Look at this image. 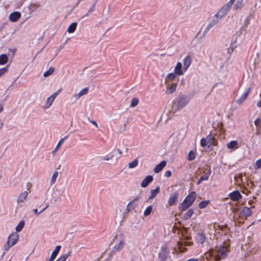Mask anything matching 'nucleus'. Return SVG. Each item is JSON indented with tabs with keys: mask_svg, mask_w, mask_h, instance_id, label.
<instances>
[{
	"mask_svg": "<svg viewBox=\"0 0 261 261\" xmlns=\"http://www.w3.org/2000/svg\"><path fill=\"white\" fill-rule=\"evenodd\" d=\"M153 180V177L151 175H148L145 177L141 182V187L142 188L147 187L148 185Z\"/></svg>",
	"mask_w": 261,
	"mask_h": 261,
	"instance_id": "aec40b11",
	"label": "nucleus"
},
{
	"mask_svg": "<svg viewBox=\"0 0 261 261\" xmlns=\"http://www.w3.org/2000/svg\"><path fill=\"white\" fill-rule=\"evenodd\" d=\"M233 50H234L233 49H232V48H230V47H229L227 48V53L230 56L233 53Z\"/></svg>",
	"mask_w": 261,
	"mask_h": 261,
	"instance_id": "603ef678",
	"label": "nucleus"
},
{
	"mask_svg": "<svg viewBox=\"0 0 261 261\" xmlns=\"http://www.w3.org/2000/svg\"><path fill=\"white\" fill-rule=\"evenodd\" d=\"M59 148H57L56 147L54 149V150H53V151L51 152L52 154L53 155H55L57 153V152L59 150Z\"/></svg>",
	"mask_w": 261,
	"mask_h": 261,
	"instance_id": "6e6d98bb",
	"label": "nucleus"
},
{
	"mask_svg": "<svg viewBox=\"0 0 261 261\" xmlns=\"http://www.w3.org/2000/svg\"><path fill=\"white\" fill-rule=\"evenodd\" d=\"M89 122L93 125H95L97 128L98 127V124L95 121L89 120Z\"/></svg>",
	"mask_w": 261,
	"mask_h": 261,
	"instance_id": "5fc2aeb1",
	"label": "nucleus"
},
{
	"mask_svg": "<svg viewBox=\"0 0 261 261\" xmlns=\"http://www.w3.org/2000/svg\"><path fill=\"white\" fill-rule=\"evenodd\" d=\"M187 261H199V260L196 258H191V259L187 260Z\"/></svg>",
	"mask_w": 261,
	"mask_h": 261,
	"instance_id": "bf43d9fd",
	"label": "nucleus"
},
{
	"mask_svg": "<svg viewBox=\"0 0 261 261\" xmlns=\"http://www.w3.org/2000/svg\"><path fill=\"white\" fill-rule=\"evenodd\" d=\"M252 210L250 208L247 207H244L241 210L240 214L245 216V217H249L252 214Z\"/></svg>",
	"mask_w": 261,
	"mask_h": 261,
	"instance_id": "393cba45",
	"label": "nucleus"
},
{
	"mask_svg": "<svg viewBox=\"0 0 261 261\" xmlns=\"http://www.w3.org/2000/svg\"><path fill=\"white\" fill-rule=\"evenodd\" d=\"M257 106L258 107H261V100L257 102Z\"/></svg>",
	"mask_w": 261,
	"mask_h": 261,
	"instance_id": "e2e57ef3",
	"label": "nucleus"
},
{
	"mask_svg": "<svg viewBox=\"0 0 261 261\" xmlns=\"http://www.w3.org/2000/svg\"><path fill=\"white\" fill-rule=\"evenodd\" d=\"M48 207V205H47L45 207H43V209H42L41 211V212L42 213L43 211H44L47 207Z\"/></svg>",
	"mask_w": 261,
	"mask_h": 261,
	"instance_id": "0e129e2a",
	"label": "nucleus"
},
{
	"mask_svg": "<svg viewBox=\"0 0 261 261\" xmlns=\"http://www.w3.org/2000/svg\"><path fill=\"white\" fill-rule=\"evenodd\" d=\"M8 71L7 68H3L0 69V77Z\"/></svg>",
	"mask_w": 261,
	"mask_h": 261,
	"instance_id": "3c124183",
	"label": "nucleus"
},
{
	"mask_svg": "<svg viewBox=\"0 0 261 261\" xmlns=\"http://www.w3.org/2000/svg\"><path fill=\"white\" fill-rule=\"evenodd\" d=\"M177 76V74H176L175 72L168 74L165 78V83H174V82L175 81L178 83V79Z\"/></svg>",
	"mask_w": 261,
	"mask_h": 261,
	"instance_id": "f8f14e48",
	"label": "nucleus"
},
{
	"mask_svg": "<svg viewBox=\"0 0 261 261\" xmlns=\"http://www.w3.org/2000/svg\"><path fill=\"white\" fill-rule=\"evenodd\" d=\"M89 91L88 88L86 87L82 89L79 93L74 95L76 99H79L81 96L86 95Z\"/></svg>",
	"mask_w": 261,
	"mask_h": 261,
	"instance_id": "a878e982",
	"label": "nucleus"
},
{
	"mask_svg": "<svg viewBox=\"0 0 261 261\" xmlns=\"http://www.w3.org/2000/svg\"><path fill=\"white\" fill-rule=\"evenodd\" d=\"M118 242L113 246V249L115 251H119L122 250L125 245V239L124 234L122 233L118 234L116 236Z\"/></svg>",
	"mask_w": 261,
	"mask_h": 261,
	"instance_id": "20e7f679",
	"label": "nucleus"
},
{
	"mask_svg": "<svg viewBox=\"0 0 261 261\" xmlns=\"http://www.w3.org/2000/svg\"><path fill=\"white\" fill-rule=\"evenodd\" d=\"M219 20L217 18H214L212 21H211L209 24L207 25L206 28V30L207 31H208L211 29V28H212V27H213L214 26H215L216 24H217V23L219 22Z\"/></svg>",
	"mask_w": 261,
	"mask_h": 261,
	"instance_id": "7c9ffc66",
	"label": "nucleus"
},
{
	"mask_svg": "<svg viewBox=\"0 0 261 261\" xmlns=\"http://www.w3.org/2000/svg\"><path fill=\"white\" fill-rule=\"evenodd\" d=\"M68 138V136H66L64 137L63 138L61 139L60 140V141L58 142V144H57V146L56 147H57V148H59L60 149L61 146L63 143L64 141L66 139H67Z\"/></svg>",
	"mask_w": 261,
	"mask_h": 261,
	"instance_id": "c03bdc74",
	"label": "nucleus"
},
{
	"mask_svg": "<svg viewBox=\"0 0 261 261\" xmlns=\"http://www.w3.org/2000/svg\"><path fill=\"white\" fill-rule=\"evenodd\" d=\"M58 176V172L57 171H55L50 177V183L51 185H54L57 179Z\"/></svg>",
	"mask_w": 261,
	"mask_h": 261,
	"instance_id": "c85d7f7f",
	"label": "nucleus"
},
{
	"mask_svg": "<svg viewBox=\"0 0 261 261\" xmlns=\"http://www.w3.org/2000/svg\"><path fill=\"white\" fill-rule=\"evenodd\" d=\"M4 110L3 106L2 104H0V113H1Z\"/></svg>",
	"mask_w": 261,
	"mask_h": 261,
	"instance_id": "680f3d73",
	"label": "nucleus"
},
{
	"mask_svg": "<svg viewBox=\"0 0 261 261\" xmlns=\"http://www.w3.org/2000/svg\"><path fill=\"white\" fill-rule=\"evenodd\" d=\"M61 246L60 245H58L56 247L55 249L52 252L50 258L49 259V261H53L56 257L57 255L59 253Z\"/></svg>",
	"mask_w": 261,
	"mask_h": 261,
	"instance_id": "4be33fe9",
	"label": "nucleus"
},
{
	"mask_svg": "<svg viewBox=\"0 0 261 261\" xmlns=\"http://www.w3.org/2000/svg\"><path fill=\"white\" fill-rule=\"evenodd\" d=\"M211 174V169L210 168L207 172L204 174L203 175V176H202L200 178H201V180L203 181H206L209 178V177L210 176Z\"/></svg>",
	"mask_w": 261,
	"mask_h": 261,
	"instance_id": "e433bc0d",
	"label": "nucleus"
},
{
	"mask_svg": "<svg viewBox=\"0 0 261 261\" xmlns=\"http://www.w3.org/2000/svg\"><path fill=\"white\" fill-rule=\"evenodd\" d=\"M63 47L62 46H60V49H62Z\"/></svg>",
	"mask_w": 261,
	"mask_h": 261,
	"instance_id": "774afa93",
	"label": "nucleus"
},
{
	"mask_svg": "<svg viewBox=\"0 0 261 261\" xmlns=\"http://www.w3.org/2000/svg\"><path fill=\"white\" fill-rule=\"evenodd\" d=\"M202 181V180H201V178H200V179L197 182V185H199Z\"/></svg>",
	"mask_w": 261,
	"mask_h": 261,
	"instance_id": "69168bd1",
	"label": "nucleus"
},
{
	"mask_svg": "<svg viewBox=\"0 0 261 261\" xmlns=\"http://www.w3.org/2000/svg\"><path fill=\"white\" fill-rule=\"evenodd\" d=\"M254 124L258 129H261V119H256L254 121Z\"/></svg>",
	"mask_w": 261,
	"mask_h": 261,
	"instance_id": "49530a36",
	"label": "nucleus"
},
{
	"mask_svg": "<svg viewBox=\"0 0 261 261\" xmlns=\"http://www.w3.org/2000/svg\"><path fill=\"white\" fill-rule=\"evenodd\" d=\"M234 1L235 0H230L227 4L224 5L223 7L215 14L214 17L220 20L227 14Z\"/></svg>",
	"mask_w": 261,
	"mask_h": 261,
	"instance_id": "f03ea898",
	"label": "nucleus"
},
{
	"mask_svg": "<svg viewBox=\"0 0 261 261\" xmlns=\"http://www.w3.org/2000/svg\"><path fill=\"white\" fill-rule=\"evenodd\" d=\"M229 197L231 200L238 201L242 198V195L239 191H234L229 194Z\"/></svg>",
	"mask_w": 261,
	"mask_h": 261,
	"instance_id": "2eb2a0df",
	"label": "nucleus"
},
{
	"mask_svg": "<svg viewBox=\"0 0 261 261\" xmlns=\"http://www.w3.org/2000/svg\"><path fill=\"white\" fill-rule=\"evenodd\" d=\"M190 206H191V205L189 204V203L184 200L183 201V202L179 205V208L181 211H184L186 210H187L188 208H189Z\"/></svg>",
	"mask_w": 261,
	"mask_h": 261,
	"instance_id": "c756f323",
	"label": "nucleus"
},
{
	"mask_svg": "<svg viewBox=\"0 0 261 261\" xmlns=\"http://www.w3.org/2000/svg\"><path fill=\"white\" fill-rule=\"evenodd\" d=\"M166 165L165 161H162L159 164L157 165L154 168L153 171L155 173H159L163 170Z\"/></svg>",
	"mask_w": 261,
	"mask_h": 261,
	"instance_id": "b1692460",
	"label": "nucleus"
},
{
	"mask_svg": "<svg viewBox=\"0 0 261 261\" xmlns=\"http://www.w3.org/2000/svg\"><path fill=\"white\" fill-rule=\"evenodd\" d=\"M33 212H34V213L37 215H39V214H40L41 213V211L38 212V210L37 208L36 209H34L33 210Z\"/></svg>",
	"mask_w": 261,
	"mask_h": 261,
	"instance_id": "13d9d810",
	"label": "nucleus"
},
{
	"mask_svg": "<svg viewBox=\"0 0 261 261\" xmlns=\"http://www.w3.org/2000/svg\"><path fill=\"white\" fill-rule=\"evenodd\" d=\"M228 252L227 246L221 245L205 252L201 256V261H219L226 257Z\"/></svg>",
	"mask_w": 261,
	"mask_h": 261,
	"instance_id": "f257e3e1",
	"label": "nucleus"
},
{
	"mask_svg": "<svg viewBox=\"0 0 261 261\" xmlns=\"http://www.w3.org/2000/svg\"><path fill=\"white\" fill-rule=\"evenodd\" d=\"M171 175V172L170 170L166 171L165 173V176L167 177H169Z\"/></svg>",
	"mask_w": 261,
	"mask_h": 261,
	"instance_id": "864d4df0",
	"label": "nucleus"
},
{
	"mask_svg": "<svg viewBox=\"0 0 261 261\" xmlns=\"http://www.w3.org/2000/svg\"><path fill=\"white\" fill-rule=\"evenodd\" d=\"M205 240V236L203 233H199L196 238V241L199 244H203Z\"/></svg>",
	"mask_w": 261,
	"mask_h": 261,
	"instance_id": "cd10ccee",
	"label": "nucleus"
},
{
	"mask_svg": "<svg viewBox=\"0 0 261 261\" xmlns=\"http://www.w3.org/2000/svg\"><path fill=\"white\" fill-rule=\"evenodd\" d=\"M160 192V188L158 187L155 189L151 190L150 191V196L149 199L154 198L156 195Z\"/></svg>",
	"mask_w": 261,
	"mask_h": 261,
	"instance_id": "2f4dec72",
	"label": "nucleus"
},
{
	"mask_svg": "<svg viewBox=\"0 0 261 261\" xmlns=\"http://www.w3.org/2000/svg\"><path fill=\"white\" fill-rule=\"evenodd\" d=\"M3 126H4L3 122L0 120V130L3 128Z\"/></svg>",
	"mask_w": 261,
	"mask_h": 261,
	"instance_id": "052dcab7",
	"label": "nucleus"
},
{
	"mask_svg": "<svg viewBox=\"0 0 261 261\" xmlns=\"http://www.w3.org/2000/svg\"><path fill=\"white\" fill-rule=\"evenodd\" d=\"M113 157H114L113 154H111L110 155H106L102 159V160L103 161H109L112 160L113 158Z\"/></svg>",
	"mask_w": 261,
	"mask_h": 261,
	"instance_id": "09e8293b",
	"label": "nucleus"
},
{
	"mask_svg": "<svg viewBox=\"0 0 261 261\" xmlns=\"http://www.w3.org/2000/svg\"><path fill=\"white\" fill-rule=\"evenodd\" d=\"M152 207L151 206H148L144 212V215L147 216L149 215L152 212Z\"/></svg>",
	"mask_w": 261,
	"mask_h": 261,
	"instance_id": "37998d69",
	"label": "nucleus"
},
{
	"mask_svg": "<svg viewBox=\"0 0 261 261\" xmlns=\"http://www.w3.org/2000/svg\"><path fill=\"white\" fill-rule=\"evenodd\" d=\"M21 17L20 13L18 12H14L10 14L9 16V18L10 21L12 22H16L18 20V19Z\"/></svg>",
	"mask_w": 261,
	"mask_h": 261,
	"instance_id": "6ab92c4d",
	"label": "nucleus"
},
{
	"mask_svg": "<svg viewBox=\"0 0 261 261\" xmlns=\"http://www.w3.org/2000/svg\"><path fill=\"white\" fill-rule=\"evenodd\" d=\"M196 157V155L194 152L190 151L189 153L188 159L189 161L194 160Z\"/></svg>",
	"mask_w": 261,
	"mask_h": 261,
	"instance_id": "a18cd8bd",
	"label": "nucleus"
},
{
	"mask_svg": "<svg viewBox=\"0 0 261 261\" xmlns=\"http://www.w3.org/2000/svg\"><path fill=\"white\" fill-rule=\"evenodd\" d=\"M250 91V88H247L242 94L241 97L236 100L237 103L238 104H241L242 103H243L246 99V98L248 97Z\"/></svg>",
	"mask_w": 261,
	"mask_h": 261,
	"instance_id": "4468645a",
	"label": "nucleus"
},
{
	"mask_svg": "<svg viewBox=\"0 0 261 261\" xmlns=\"http://www.w3.org/2000/svg\"><path fill=\"white\" fill-rule=\"evenodd\" d=\"M70 252H68L60 256L56 261H65L67 258L70 256Z\"/></svg>",
	"mask_w": 261,
	"mask_h": 261,
	"instance_id": "f704fd0d",
	"label": "nucleus"
},
{
	"mask_svg": "<svg viewBox=\"0 0 261 261\" xmlns=\"http://www.w3.org/2000/svg\"><path fill=\"white\" fill-rule=\"evenodd\" d=\"M237 41L236 40H234V41H232V42H231L230 44V48L233 49V50L237 47Z\"/></svg>",
	"mask_w": 261,
	"mask_h": 261,
	"instance_id": "8fccbe9b",
	"label": "nucleus"
},
{
	"mask_svg": "<svg viewBox=\"0 0 261 261\" xmlns=\"http://www.w3.org/2000/svg\"><path fill=\"white\" fill-rule=\"evenodd\" d=\"M185 69L188 70L192 63V58L190 56H186L182 60Z\"/></svg>",
	"mask_w": 261,
	"mask_h": 261,
	"instance_id": "412c9836",
	"label": "nucleus"
},
{
	"mask_svg": "<svg viewBox=\"0 0 261 261\" xmlns=\"http://www.w3.org/2000/svg\"><path fill=\"white\" fill-rule=\"evenodd\" d=\"M59 148H57L56 147L54 149V150H53V151L51 152L52 154L53 155H55L57 153V152L59 150Z\"/></svg>",
	"mask_w": 261,
	"mask_h": 261,
	"instance_id": "4d7b16f0",
	"label": "nucleus"
},
{
	"mask_svg": "<svg viewBox=\"0 0 261 261\" xmlns=\"http://www.w3.org/2000/svg\"><path fill=\"white\" fill-rule=\"evenodd\" d=\"M254 168L256 169H258L261 168V158L256 161Z\"/></svg>",
	"mask_w": 261,
	"mask_h": 261,
	"instance_id": "de8ad7c7",
	"label": "nucleus"
},
{
	"mask_svg": "<svg viewBox=\"0 0 261 261\" xmlns=\"http://www.w3.org/2000/svg\"><path fill=\"white\" fill-rule=\"evenodd\" d=\"M24 226V221L23 220H21L19 224L15 227V230L17 232L20 231Z\"/></svg>",
	"mask_w": 261,
	"mask_h": 261,
	"instance_id": "58836bf2",
	"label": "nucleus"
},
{
	"mask_svg": "<svg viewBox=\"0 0 261 261\" xmlns=\"http://www.w3.org/2000/svg\"><path fill=\"white\" fill-rule=\"evenodd\" d=\"M191 243L188 241L182 240L178 243V248L180 252H184L187 250L186 246L191 245Z\"/></svg>",
	"mask_w": 261,
	"mask_h": 261,
	"instance_id": "9b49d317",
	"label": "nucleus"
},
{
	"mask_svg": "<svg viewBox=\"0 0 261 261\" xmlns=\"http://www.w3.org/2000/svg\"><path fill=\"white\" fill-rule=\"evenodd\" d=\"M178 194L177 192L171 194L168 200V203L169 206H172L176 204L177 202Z\"/></svg>",
	"mask_w": 261,
	"mask_h": 261,
	"instance_id": "ddd939ff",
	"label": "nucleus"
},
{
	"mask_svg": "<svg viewBox=\"0 0 261 261\" xmlns=\"http://www.w3.org/2000/svg\"><path fill=\"white\" fill-rule=\"evenodd\" d=\"M139 103V99L137 98H134L131 100L130 107H135Z\"/></svg>",
	"mask_w": 261,
	"mask_h": 261,
	"instance_id": "79ce46f5",
	"label": "nucleus"
},
{
	"mask_svg": "<svg viewBox=\"0 0 261 261\" xmlns=\"http://www.w3.org/2000/svg\"><path fill=\"white\" fill-rule=\"evenodd\" d=\"M244 5L243 0H238L234 6V8L236 10L241 9Z\"/></svg>",
	"mask_w": 261,
	"mask_h": 261,
	"instance_id": "72a5a7b5",
	"label": "nucleus"
},
{
	"mask_svg": "<svg viewBox=\"0 0 261 261\" xmlns=\"http://www.w3.org/2000/svg\"><path fill=\"white\" fill-rule=\"evenodd\" d=\"M194 214V211L192 209L189 210L183 216V218L185 220L189 219L193 214Z\"/></svg>",
	"mask_w": 261,
	"mask_h": 261,
	"instance_id": "473e14b6",
	"label": "nucleus"
},
{
	"mask_svg": "<svg viewBox=\"0 0 261 261\" xmlns=\"http://www.w3.org/2000/svg\"><path fill=\"white\" fill-rule=\"evenodd\" d=\"M60 92V90H58L57 91L51 95L47 97L46 99L45 105L43 106V108L44 109H48L54 101L55 98Z\"/></svg>",
	"mask_w": 261,
	"mask_h": 261,
	"instance_id": "423d86ee",
	"label": "nucleus"
},
{
	"mask_svg": "<svg viewBox=\"0 0 261 261\" xmlns=\"http://www.w3.org/2000/svg\"><path fill=\"white\" fill-rule=\"evenodd\" d=\"M214 143V137L211 135H208L206 138L201 140L200 144L202 147H210Z\"/></svg>",
	"mask_w": 261,
	"mask_h": 261,
	"instance_id": "0eeeda50",
	"label": "nucleus"
},
{
	"mask_svg": "<svg viewBox=\"0 0 261 261\" xmlns=\"http://www.w3.org/2000/svg\"><path fill=\"white\" fill-rule=\"evenodd\" d=\"M187 70V69H184V67L182 66V63L180 62L177 63L174 69V72L178 76L182 75Z\"/></svg>",
	"mask_w": 261,
	"mask_h": 261,
	"instance_id": "1a4fd4ad",
	"label": "nucleus"
},
{
	"mask_svg": "<svg viewBox=\"0 0 261 261\" xmlns=\"http://www.w3.org/2000/svg\"><path fill=\"white\" fill-rule=\"evenodd\" d=\"M138 205V203L136 201V200H133L128 203L127 205L126 210L128 212H131L134 210Z\"/></svg>",
	"mask_w": 261,
	"mask_h": 261,
	"instance_id": "5701e85b",
	"label": "nucleus"
},
{
	"mask_svg": "<svg viewBox=\"0 0 261 261\" xmlns=\"http://www.w3.org/2000/svg\"><path fill=\"white\" fill-rule=\"evenodd\" d=\"M28 196V193L25 191L21 192L17 199V202L18 203H23L27 198Z\"/></svg>",
	"mask_w": 261,
	"mask_h": 261,
	"instance_id": "a211bd4d",
	"label": "nucleus"
},
{
	"mask_svg": "<svg viewBox=\"0 0 261 261\" xmlns=\"http://www.w3.org/2000/svg\"><path fill=\"white\" fill-rule=\"evenodd\" d=\"M210 201L209 200H205V201H201L199 203V207L200 208H204L207 206V205L209 204Z\"/></svg>",
	"mask_w": 261,
	"mask_h": 261,
	"instance_id": "a19ab883",
	"label": "nucleus"
},
{
	"mask_svg": "<svg viewBox=\"0 0 261 261\" xmlns=\"http://www.w3.org/2000/svg\"><path fill=\"white\" fill-rule=\"evenodd\" d=\"M226 146L229 149L236 150L239 148L240 145L237 141L233 140L228 143Z\"/></svg>",
	"mask_w": 261,
	"mask_h": 261,
	"instance_id": "f3484780",
	"label": "nucleus"
},
{
	"mask_svg": "<svg viewBox=\"0 0 261 261\" xmlns=\"http://www.w3.org/2000/svg\"><path fill=\"white\" fill-rule=\"evenodd\" d=\"M139 163L138 160L137 159H135L133 162L129 163L128 165V168L132 169L136 167Z\"/></svg>",
	"mask_w": 261,
	"mask_h": 261,
	"instance_id": "c9c22d12",
	"label": "nucleus"
},
{
	"mask_svg": "<svg viewBox=\"0 0 261 261\" xmlns=\"http://www.w3.org/2000/svg\"><path fill=\"white\" fill-rule=\"evenodd\" d=\"M8 61V57L5 55L3 54L0 56V65H4Z\"/></svg>",
	"mask_w": 261,
	"mask_h": 261,
	"instance_id": "4c0bfd02",
	"label": "nucleus"
},
{
	"mask_svg": "<svg viewBox=\"0 0 261 261\" xmlns=\"http://www.w3.org/2000/svg\"><path fill=\"white\" fill-rule=\"evenodd\" d=\"M77 24V23L76 22H72L68 27L67 31L69 33H73L75 31V30L76 29Z\"/></svg>",
	"mask_w": 261,
	"mask_h": 261,
	"instance_id": "bb28decb",
	"label": "nucleus"
},
{
	"mask_svg": "<svg viewBox=\"0 0 261 261\" xmlns=\"http://www.w3.org/2000/svg\"><path fill=\"white\" fill-rule=\"evenodd\" d=\"M54 70L55 69L53 67H50L48 70L44 72L43 76L46 77L51 75L53 73Z\"/></svg>",
	"mask_w": 261,
	"mask_h": 261,
	"instance_id": "ea45409f",
	"label": "nucleus"
},
{
	"mask_svg": "<svg viewBox=\"0 0 261 261\" xmlns=\"http://www.w3.org/2000/svg\"><path fill=\"white\" fill-rule=\"evenodd\" d=\"M189 102V98L186 96H181L174 101L173 107L177 110H180L185 107Z\"/></svg>",
	"mask_w": 261,
	"mask_h": 261,
	"instance_id": "7ed1b4c3",
	"label": "nucleus"
},
{
	"mask_svg": "<svg viewBox=\"0 0 261 261\" xmlns=\"http://www.w3.org/2000/svg\"><path fill=\"white\" fill-rule=\"evenodd\" d=\"M117 152H118L120 154H122V151H121L119 149H117Z\"/></svg>",
	"mask_w": 261,
	"mask_h": 261,
	"instance_id": "338daca9",
	"label": "nucleus"
},
{
	"mask_svg": "<svg viewBox=\"0 0 261 261\" xmlns=\"http://www.w3.org/2000/svg\"><path fill=\"white\" fill-rule=\"evenodd\" d=\"M165 84L166 85V93L172 94L175 91L177 85V82L165 83Z\"/></svg>",
	"mask_w": 261,
	"mask_h": 261,
	"instance_id": "9d476101",
	"label": "nucleus"
},
{
	"mask_svg": "<svg viewBox=\"0 0 261 261\" xmlns=\"http://www.w3.org/2000/svg\"><path fill=\"white\" fill-rule=\"evenodd\" d=\"M19 239V235L17 232L12 233L8 237L7 243L5 245V249L8 250L11 247L14 245Z\"/></svg>",
	"mask_w": 261,
	"mask_h": 261,
	"instance_id": "39448f33",
	"label": "nucleus"
},
{
	"mask_svg": "<svg viewBox=\"0 0 261 261\" xmlns=\"http://www.w3.org/2000/svg\"><path fill=\"white\" fill-rule=\"evenodd\" d=\"M196 197V194L195 192H192L190 193L185 199V200L187 201L189 204L192 205V203L195 200Z\"/></svg>",
	"mask_w": 261,
	"mask_h": 261,
	"instance_id": "dca6fc26",
	"label": "nucleus"
},
{
	"mask_svg": "<svg viewBox=\"0 0 261 261\" xmlns=\"http://www.w3.org/2000/svg\"><path fill=\"white\" fill-rule=\"evenodd\" d=\"M169 254V251L166 246H162L159 253V258L161 261L165 260Z\"/></svg>",
	"mask_w": 261,
	"mask_h": 261,
	"instance_id": "6e6552de",
	"label": "nucleus"
}]
</instances>
